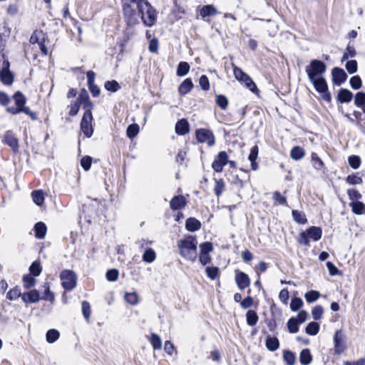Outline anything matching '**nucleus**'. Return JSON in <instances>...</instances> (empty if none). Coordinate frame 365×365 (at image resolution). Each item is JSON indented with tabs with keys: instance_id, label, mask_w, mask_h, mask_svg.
Wrapping results in <instances>:
<instances>
[{
	"instance_id": "obj_34",
	"label": "nucleus",
	"mask_w": 365,
	"mask_h": 365,
	"mask_svg": "<svg viewBox=\"0 0 365 365\" xmlns=\"http://www.w3.org/2000/svg\"><path fill=\"white\" fill-rule=\"evenodd\" d=\"M354 103L357 107L361 108L362 111L365 113V93H357L354 98Z\"/></svg>"
},
{
	"instance_id": "obj_36",
	"label": "nucleus",
	"mask_w": 365,
	"mask_h": 365,
	"mask_svg": "<svg viewBox=\"0 0 365 365\" xmlns=\"http://www.w3.org/2000/svg\"><path fill=\"white\" fill-rule=\"evenodd\" d=\"M305 155L304 150L299 146L294 147L290 152V156L295 160L302 159Z\"/></svg>"
},
{
	"instance_id": "obj_5",
	"label": "nucleus",
	"mask_w": 365,
	"mask_h": 365,
	"mask_svg": "<svg viewBox=\"0 0 365 365\" xmlns=\"http://www.w3.org/2000/svg\"><path fill=\"white\" fill-rule=\"evenodd\" d=\"M322 235V229L318 227L312 226L306 231L299 233L297 237V242L300 245L309 247L310 240H312L313 241H318L321 239Z\"/></svg>"
},
{
	"instance_id": "obj_49",
	"label": "nucleus",
	"mask_w": 365,
	"mask_h": 365,
	"mask_svg": "<svg viewBox=\"0 0 365 365\" xmlns=\"http://www.w3.org/2000/svg\"><path fill=\"white\" fill-rule=\"evenodd\" d=\"M82 314L86 319H88L91 317V309L88 302L83 301L81 303Z\"/></svg>"
},
{
	"instance_id": "obj_22",
	"label": "nucleus",
	"mask_w": 365,
	"mask_h": 365,
	"mask_svg": "<svg viewBox=\"0 0 365 365\" xmlns=\"http://www.w3.org/2000/svg\"><path fill=\"white\" fill-rule=\"evenodd\" d=\"M235 282L240 290H244L250 285L249 275H235Z\"/></svg>"
},
{
	"instance_id": "obj_42",
	"label": "nucleus",
	"mask_w": 365,
	"mask_h": 365,
	"mask_svg": "<svg viewBox=\"0 0 365 365\" xmlns=\"http://www.w3.org/2000/svg\"><path fill=\"white\" fill-rule=\"evenodd\" d=\"M303 304L304 302L300 297H294L291 300L290 309L292 312H297L301 309Z\"/></svg>"
},
{
	"instance_id": "obj_63",
	"label": "nucleus",
	"mask_w": 365,
	"mask_h": 365,
	"mask_svg": "<svg viewBox=\"0 0 365 365\" xmlns=\"http://www.w3.org/2000/svg\"><path fill=\"white\" fill-rule=\"evenodd\" d=\"M279 298L283 304H287L288 303L289 294L287 288H284L280 291Z\"/></svg>"
},
{
	"instance_id": "obj_7",
	"label": "nucleus",
	"mask_w": 365,
	"mask_h": 365,
	"mask_svg": "<svg viewBox=\"0 0 365 365\" xmlns=\"http://www.w3.org/2000/svg\"><path fill=\"white\" fill-rule=\"evenodd\" d=\"M333 342L335 354L340 355L347 348L346 342V336L341 329H338L334 332L333 336Z\"/></svg>"
},
{
	"instance_id": "obj_33",
	"label": "nucleus",
	"mask_w": 365,
	"mask_h": 365,
	"mask_svg": "<svg viewBox=\"0 0 365 365\" xmlns=\"http://www.w3.org/2000/svg\"><path fill=\"white\" fill-rule=\"evenodd\" d=\"M60 336V332L56 329H50L46 331V341L49 344H53L56 341Z\"/></svg>"
},
{
	"instance_id": "obj_12",
	"label": "nucleus",
	"mask_w": 365,
	"mask_h": 365,
	"mask_svg": "<svg viewBox=\"0 0 365 365\" xmlns=\"http://www.w3.org/2000/svg\"><path fill=\"white\" fill-rule=\"evenodd\" d=\"M2 142L4 144L9 145L14 153H19V140L15 136V135L11 130H7L5 133L2 139Z\"/></svg>"
},
{
	"instance_id": "obj_9",
	"label": "nucleus",
	"mask_w": 365,
	"mask_h": 365,
	"mask_svg": "<svg viewBox=\"0 0 365 365\" xmlns=\"http://www.w3.org/2000/svg\"><path fill=\"white\" fill-rule=\"evenodd\" d=\"M10 63L8 60L3 62L0 70V81L6 86H11L14 82V75L9 70Z\"/></svg>"
},
{
	"instance_id": "obj_57",
	"label": "nucleus",
	"mask_w": 365,
	"mask_h": 365,
	"mask_svg": "<svg viewBox=\"0 0 365 365\" xmlns=\"http://www.w3.org/2000/svg\"><path fill=\"white\" fill-rule=\"evenodd\" d=\"M254 304V299L252 297L247 296L241 302L240 306L242 309H247L252 307Z\"/></svg>"
},
{
	"instance_id": "obj_23",
	"label": "nucleus",
	"mask_w": 365,
	"mask_h": 365,
	"mask_svg": "<svg viewBox=\"0 0 365 365\" xmlns=\"http://www.w3.org/2000/svg\"><path fill=\"white\" fill-rule=\"evenodd\" d=\"M259 317L256 311L249 309L246 313V322L248 326L254 327L257 324Z\"/></svg>"
},
{
	"instance_id": "obj_40",
	"label": "nucleus",
	"mask_w": 365,
	"mask_h": 365,
	"mask_svg": "<svg viewBox=\"0 0 365 365\" xmlns=\"http://www.w3.org/2000/svg\"><path fill=\"white\" fill-rule=\"evenodd\" d=\"M293 219L299 224H305L307 222L306 215L304 212L298 211L297 210H292Z\"/></svg>"
},
{
	"instance_id": "obj_15",
	"label": "nucleus",
	"mask_w": 365,
	"mask_h": 365,
	"mask_svg": "<svg viewBox=\"0 0 365 365\" xmlns=\"http://www.w3.org/2000/svg\"><path fill=\"white\" fill-rule=\"evenodd\" d=\"M60 277L64 289L71 291L76 287V275H60Z\"/></svg>"
},
{
	"instance_id": "obj_10",
	"label": "nucleus",
	"mask_w": 365,
	"mask_h": 365,
	"mask_svg": "<svg viewBox=\"0 0 365 365\" xmlns=\"http://www.w3.org/2000/svg\"><path fill=\"white\" fill-rule=\"evenodd\" d=\"M92 120V114H90L89 113H84L81 122V130L87 138L91 137L93 133V128L91 123Z\"/></svg>"
},
{
	"instance_id": "obj_18",
	"label": "nucleus",
	"mask_w": 365,
	"mask_h": 365,
	"mask_svg": "<svg viewBox=\"0 0 365 365\" xmlns=\"http://www.w3.org/2000/svg\"><path fill=\"white\" fill-rule=\"evenodd\" d=\"M186 205V200L182 195L174 197L170 202V208L173 210L182 209Z\"/></svg>"
},
{
	"instance_id": "obj_16",
	"label": "nucleus",
	"mask_w": 365,
	"mask_h": 365,
	"mask_svg": "<svg viewBox=\"0 0 365 365\" xmlns=\"http://www.w3.org/2000/svg\"><path fill=\"white\" fill-rule=\"evenodd\" d=\"M88 78V88L93 97H97L100 94V88L94 83L96 74L93 71H88L86 73Z\"/></svg>"
},
{
	"instance_id": "obj_14",
	"label": "nucleus",
	"mask_w": 365,
	"mask_h": 365,
	"mask_svg": "<svg viewBox=\"0 0 365 365\" xmlns=\"http://www.w3.org/2000/svg\"><path fill=\"white\" fill-rule=\"evenodd\" d=\"M41 299L40 293L37 289L25 292L21 295V300L26 304L36 303Z\"/></svg>"
},
{
	"instance_id": "obj_47",
	"label": "nucleus",
	"mask_w": 365,
	"mask_h": 365,
	"mask_svg": "<svg viewBox=\"0 0 365 365\" xmlns=\"http://www.w3.org/2000/svg\"><path fill=\"white\" fill-rule=\"evenodd\" d=\"M138 133H139V125L135 123L130 125L128 127L127 130H126L127 136L130 139H133V138H135L138 135Z\"/></svg>"
},
{
	"instance_id": "obj_50",
	"label": "nucleus",
	"mask_w": 365,
	"mask_h": 365,
	"mask_svg": "<svg viewBox=\"0 0 365 365\" xmlns=\"http://www.w3.org/2000/svg\"><path fill=\"white\" fill-rule=\"evenodd\" d=\"M105 88L107 91L116 92L120 89V86L116 81H108L105 83L104 85Z\"/></svg>"
},
{
	"instance_id": "obj_53",
	"label": "nucleus",
	"mask_w": 365,
	"mask_h": 365,
	"mask_svg": "<svg viewBox=\"0 0 365 365\" xmlns=\"http://www.w3.org/2000/svg\"><path fill=\"white\" fill-rule=\"evenodd\" d=\"M264 322L268 327L269 331L276 335L278 334V332L276 331L277 324L276 319L274 318L272 319H265Z\"/></svg>"
},
{
	"instance_id": "obj_24",
	"label": "nucleus",
	"mask_w": 365,
	"mask_h": 365,
	"mask_svg": "<svg viewBox=\"0 0 365 365\" xmlns=\"http://www.w3.org/2000/svg\"><path fill=\"white\" fill-rule=\"evenodd\" d=\"M186 229L190 232L198 230L201 227V223L199 220L194 217H190L185 222Z\"/></svg>"
},
{
	"instance_id": "obj_46",
	"label": "nucleus",
	"mask_w": 365,
	"mask_h": 365,
	"mask_svg": "<svg viewBox=\"0 0 365 365\" xmlns=\"http://www.w3.org/2000/svg\"><path fill=\"white\" fill-rule=\"evenodd\" d=\"M225 182L222 179L215 180V185L214 187V192L217 197H220L223 191L225 190Z\"/></svg>"
},
{
	"instance_id": "obj_43",
	"label": "nucleus",
	"mask_w": 365,
	"mask_h": 365,
	"mask_svg": "<svg viewBox=\"0 0 365 365\" xmlns=\"http://www.w3.org/2000/svg\"><path fill=\"white\" fill-rule=\"evenodd\" d=\"M190 71V65L185 61L180 62L177 68V75L178 76H183L187 74Z\"/></svg>"
},
{
	"instance_id": "obj_37",
	"label": "nucleus",
	"mask_w": 365,
	"mask_h": 365,
	"mask_svg": "<svg viewBox=\"0 0 365 365\" xmlns=\"http://www.w3.org/2000/svg\"><path fill=\"white\" fill-rule=\"evenodd\" d=\"M37 276L38 275H23L22 281L24 287L25 289H30L34 287L36 282L35 277Z\"/></svg>"
},
{
	"instance_id": "obj_32",
	"label": "nucleus",
	"mask_w": 365,
	"mask_h": 365,
	"mask_svg": "<svg viewBox=\"0 0 365 365\" xmlns=\"http://www.w3.org/2000/svg\"><path fill=\"white\" fill-rule=\"evenodd\" d=\"M217 13L216 8L212 5H206L201 8L200 14L202 18L214 16Z\"/></svg>"
},
{
	"instance_id": "obj_11",
	"label": "nucleus",
	"mask_w": 365,
	"mask_h": 365,
	"mask_svg": "<svg viewBox=\"0 0 365 365\" xmlns=\"http://www.w3.org/2000/svg\"><path fill=\"white\" fill-rule=\"evenodd\" d=\"M262 333L266 336L264 343L267 350L269 351H277L280 346V342L279 339L277 337V335L274 334L273 336H271L264 329L262 330Z\"/></svg>"
},
{
	"instance_id": "obj_45",
	"label": "nucleus",
	"mask_w": 365,
	"mask_h": 365,
	"mask_svg": "<svg viewBox=\"0 0 365 365\" xmlns=\"http://www.w3.org/2000/svg\"><path fill=\"white\" fill-rule=\"evenodd\" d=\"M324 309L322 305H316L312 309V318L315 320H319L323 315Z\"/></svg>"
},
{
	"instance_id": "obj_13",
	"label": "nucleus",
	"mask_w": 365,
	"mask_h": 365,
	"mask_svg": "<svg viewBox=\"0 0 365 365\" xmlns=\"http://www.w3.org/2000/svg\"><path fill=\"white\" fill-rule=\"evenodd\" d=\"M228 155L225 151L220 152L212 164V169L217 173H221L223 167L227 164Z\"/></svg>"
},
{
	"instance_id": "obj_30",
	"label": "nucleus",
	"mask_w": 365,
	"mask_h": 365,
	"mask_svg": "<svg viewBox=\"0 0 365 365\" xmlns=\"http://www.w3.org/2000/svg\"><path fill=\"white\" fill-rule=\"evenodd\" d=\"M46 226L42 222H37L34 226L35 235L38 239L44 238L46 234Z\"/></svg>"
},
{
	"instance_id": "obj_6",
	"label": "nucleus",
	"mask_w": 365,
	"mask_h": 365,
	"mask_svg": "<svg viewBox=\"0 0 365 365\" xmlns=\"http://www.w3.org/2000/svg\"><path fill=\"white\" fill-rule=\"evenodd\" d=\"M233 66V72L235 77L237 80L243 82L246 87L252 92L255 93L257 91V86L253 82L252 78L245 73L241 68L237 66Z\"/></svg>"
},
{
	"instance_id": "obj_31",
	"label": "nucleus",
	"mask_w": 365,
	"mask_h": 365,
	"mask_svg": "<svg viewBox=\"0 0 365 365\" xmlns=\"http://www.w3.org/2000/svg\"><path fill=\"white\" fill-rule=\"evenodd\" d=\"M258 155V147L257 145L252 148L248 159L251 163V167L253 170H256L258 168L256 159Z\"/></svg>"
},
{
	"instance_id": "obj_38",
	"label": "nucleus",
	"mask_w": 365,
	"mask_h": 365,
	"mask_svg": "<svg viewBox=\"0 0 365 365\" xmlns=\"http://www.w3.org/2000/svg\"><path fill=\"white\" fill-rule=\"evenodd\" d=\"M320 297V293L316 290H309L304 294V298L308 303L316 302Z\"/></svg>"
},
{
	"instance_id": "obj_20",
	"label": "nucleus",
	"mask_w": 365,
	"mask_h": 365,
	"mask_svg": "<svg viewBox=\"0 0 365 365\" xmlns=\"http://www.w3.org/2000/svg\"><path fill=\"white\" fill-rule=\"evenodd\" d=\"M175 132L180 135H185L189 132V123L186 119H180L176 123Z\"/></svg>"
},
{
	"instance_id": "obj_41",
	"label": "nucleus",
	"mask_w": 365,
	"mask_h": 365,
	"mask_svg": "<svg viewBox=\"0 0 365 365\" xmlns=\"http://www.w3.org/2000/svg\"><path fill=\"white\" fill-rule=\"evenodd\" d=\"M150 341L152 344L153 349H160L162 347V341L160 336L157 334L152 333L150 335Z\"/></svg>"
},
{
	"instance_id": "obj_1",
	"label": "nucleus",
	"mask_w": 365,
	"mask_h": 365,
	"mask_svg": "<svg viewBox=\"0 0 365 365\" xmlns=\"http://www.w3.org/2000/svg\"><path fill=\"white\" fill-rule=\"evenodd\" d=\"M326 70V64L316 59L312 60L305 68L308 78L316 91L322 94L323 99L329 102L331 99V94L328 92V86L323 77Z\"/></svg>"
},
{
	"instance_id": "obj_61",
	"label": "nucleus",
	"mask_w": 365,
	"mask_h": 365,
	"mask_svg": "<svg viewBox=\"0 0 365 365\" xmlns=\"http://www.w3.org/2000/svg\"><path fill=\"white\" fill-rule=\"evenodd\" d=\"M312 161L316 169L321 170L322 168L324 163L316 153L312 154Z\"/></svg>"
},
{
	"instance_id": "obj_35",
	"label": "nucleus",
	"mask_w": 365,
	"mask_h": 365,
	"mask_svg": "<svg viewBox=\"0 0 365 365\" xmlns=\"http://www.w3.org/2000/svg\"><path fill=\"white\" fill-rule=\"evenodd\" d=\"M31 197L34 202L38 206H41L44 202V194L41 190L33 191Z\"/></svg>"
},
{
	"instance_id": "obj_3",
	"label": "nucleus",
	"mask_w": 365,
	"mask_h": 365,
	"mask_svg": "<svg viewBox=\"0 0 365 365\" xmlns=\"http://www.w3.org/2000/svg\"><path fill=\"white\" fill-rule=\"evenodd\" d=\"M138 12L141 15V19L145 26H152L155 24L156 11L148 1H140Z\"/></svg>"
},
{
	"instance_id": "obj_25",
	"label": "nucleus",
	"mask_w": 365,
	"mask_h": 365,
	"mask_svg": "<svg viewBox=\"0 0 365 365\" xmlns=\"http://www.w3.org/2000/svg\"><path fill=\"white\" fill-rule=\"evenodd\" d=\"M320 329V325L317 322H309L305 327V332L310 336L317 335Z\"/></svg>"
},
{
	"instance_id": "obj_21",
	"label": "nucleus",
	"mask_w": 365,
	"mask_h": 365,
	"mask_svg": "<svg viewBox=\"0 0 365 365\" xmlns=\"http://www.w3.org/2000/svg\"><path fill=\"white\" fill-rule=\"evenodd\" d=\"M353 98L352 93L345 88H341L337 95V101L341 103H349Z\"/></svg>"
},
{
	"instance_id": "obj_59",
	"label": "nucleus",
	"mask_w": 365,
	"mask_h": 365,
	"mask_svg": "<svg viewBox=\"0 0 365 365\" xmlns=\"http://www.w3.org/2000/svg\"><path fill=\"white\" fill-rule=\"evenodd\" d=\"M349 163L352 168L357 169L361 164L360 158L357 155H351L349 158Z\"/></svg>"
},
{
	"instance_id": "obj_48",
	"label": "nucleus",
	"mask_w": 365,
	"mask_h": 365,
	"mask_svg": "<svg viewBox=\"0 0 365 365\" xmlns=\"http://www.w3.org/2000/svg\"><path fill=\"white\" fill-rule=\"evenodd\" d=\"M14 99L15 101L16 106L20 108L25 107L24 105L26 104V98L20 91H17L14 95Z\"/></svg>"
},
{
	"instance_id": "obj_8",
	"label": "nucleus",
	"mask_w": 365,
	"mask_h": 365,
	"mask_svg": "<svg viewBox=\"0 0 365 365\" xmlns=\"http://www.w3.org/2000/svg\"><path fill=\"white\" fill-rule=\"evenodd\" d=\"M195 135L198 142L201 143H207L210 147L215 145V138L210 130L205 128L197 129L195 131Z\"/></svg>"
},
{
	"instance_id": "obj_64",
	"label": "nucleus",
	"mask_w": 365,
	"mask_h": 365,
	"mask_svg": "<svg viewBox=\"0 0 365 365\" xmlns=\"http://www.w3.org/2000/svg\"><path fill=\"white\" fill-rule=\"evenodd\" d=\"M200 253L209 254L212 250V245L211 242H203L200 245Z\"/></svg>"
},
{
	"instance_id": "obj_26",
	"label": "nucleus",
	"mask_w": 365,
	"mask_h": 365,
	"mask_svg": "<svg viewBox=\"0 0 365 365\" xmlns=\"http://www.w3.org/2000/svg\"><path fill=\"white\" fill-rule=\"evenodd\" d=\"M349 206L352 212L356 215H363L365 213V204L361 201L351 202Z\"/></svg>"
},
{
	"instance_id": "obj_4",
	"label": "nucleus",
	"mask_w": 365,
	"mask_h": 365,
	"mask_svg": "<svg viewBox=\"0 0 365 365\" xmlns=\"http://www.w3.org/2000/svg\"><path fill=\"white\" fill-rule=\"evenodd\" d=\"M138 1L122 0L123 15L128 25L133 26L138 22Z\"/></svg>"
},
{
	"instance_id": "obj_29",
	"label": "nucleus",
	"mask_w": 365,
	"mask_h": 365,
	"mask_svg": "<svg viewBox=\"0 0 365 365\" xmlns=\"http://www.w3.org/2000/svg\"><path fill=\"white\" fill-rule=\"evenodd\" d=\"M300 324L294 317L289 318L287 322V327L290 334H296L299 331Z\"/></svg>"
},
{
	"instance_id": "obj_54",
	"label": "nucleus",
	"mask_w": 365,
	"mask_h": 365,
	"mask_svg": "<svg viewBox=\"0 0 365 365\" xmlns=\"http://www.w3.org/2000/svg\"><path fill=\"white\" fill-rule=\"evenodd\" d=\"M216 103L218 105L220 108H221L223 110H225L228 105V100L223 95H217L216 96Z\"/></svg>"
},
{
	"instance_id": "obj_19",
	"label": "nucleus",
	"mask_w": 365,
	"mask_h": 365,
	"mask_svg": "<svg viewBox=\"0 0 365 365\" xmlns=\"http://www.w3.org/2000/svg\"><path fill=\"white\" fill-rule=\"evenodd\" d=\"M299 359L302 365H309L313 360L310 349L308 348L303 349L299 353Z\"/></svg>"
},
{
	"instance_id": "obj_62",
	"label": "nucleus",
	"mask_w": 365,
	"mask_h": 365,
	"mask_svg": "<svg viewBox=\"0 0 365 365\" xmlns=\"http://www.w3.org/2000/svg\"><path fill=\"white\" fill-rule=\"evenodd\" d=\"M350 85L352 88L357 90L361 87V80L359 76H354L350 79Z\"/></svg>"
},
{
	"instance_id": "obj_17",
	"label": "nucleus",
	"mask_w": 365,
	"mask_h": 365,
	"mask_svg": "<svg viewBox=\"0 0 365 365\" xmlns=\"http://www.w3.org/2000/svg\"><path fill=\"white\" fill-rule=\"evenodd\" d=\"M331 74L333 83L337 86L344 83L347 78V75L344 71L337 67L332 69Z\"/></svg>"
},
{
	"instance_id": "obj_52",
	"label": "nucleus",
	"mask_w": 365,
	"mask_h": 365,
	"mask_svg": "<svg viewBox=\"0 0 365 365\" xmlns=\"http://www.w3.org/2000/svg\"><path fill=\"white\" fill-rule=\"evenodd\" d=\"M347 195L351 202L358 201V200L361 199L362 197L361 194L356 189H349L347 190Z\"/></svg>"
},
{
	"instance_id": "obj_60",
	"label": "nucleus",
	"mask_w": 365,
	"mask_h": 365,
	"mask_svg": "<svg viewBox=\"0 0 365 365\" xmlns=\"http://www.w3.org/2000/svg\"><path fill=\"white\" fill-rule=\"evenodd\" d=\"M91 163L92 158L88 155L83 157L81 160V165L86 171H88L91 168Z\"/></svg>"
},
{
	"instance_id": "obj_39",
	"label": "nucleus",
	"mask_w": 365,
	"mask_h": 365,
	"mask_svg": "<svg viewBox=\"0 0 365 365\" xmlns=\"http://www.w3.org/2000/svg\"><path fill=\"white\" fill-rule=\"evenodd\" d=\"M22 294L21 289L16 286L9 291L6 294V299L13 301L18 299L19 297H21Z\"/></svg>"
},
{
	"instance_id": "obj_55",
	"label": "nucleus",
	"mask_w": 365,
	"mask_h": 365,
	"mask_svg": "<svg viewBox=\"0 0 365 365\" xmlns=\"http://www.w3.org/2000/svg\"><path fill=\"white\" fill-rule=\"evenodd\" d=\"M125 299L128 304L131 305H135L138 302V297L135 292L125 293Z\"/></svg>"
},
{
	"instance_id": "obj_56",
	"label": "nucleus",
	"mask_w": 365,
	"mask_h": 365,
	"mask_svg": "<svg viewBox=\"0 0 365 365\" xmlns=\"http://www.w3.org/2000/svg\"><path fill=\"white\" fill-rule=\"evenodd\" d=\"M346 180L350 185H359L362 183V178L356 175H348Z\"/></svg>"
},
{
	"instance_id": "obj_27",
	"label": "nucleus",
	"mask_w": 365,
	"mask_h": 365,
	"mask_svg": "<svg viewBox=\"0 0 365 365\" xmlns=\"http://www.w3.org/2000/svg\"><path fill=\"white\" fill-rule=\"evenodd\" d=\"M283 360L287 365H294L296 362V354L291 350H283Z\"/></svg>"
},
{
	"instance_id": "obj_51",
	"label": "nucleus",
	"mask_w": 365,
	"mask_h": 365,
	"mask_svg": "<svg viewBox=\"0 0 365 365\" xmlns=\"http://www.w3.org/2000/svg\"><path fill=\"white\" fill-rule=\"evenodd\" d=\"M43 300L48 301L51 303H53L55 300V295L53 292L50 290L49 287H47L43 293L42 297H41Z\"/></svg>"
},
{
	"instance_id": "obj_44",
	"label": "nucleus",
	"mask_w": 365,
	"mask_h": 365,
	"mask_svg": "<svg viewBox=\"0 0 365 365\" xmlns=\"http://www.w3.org/2000/svg\"><path fill=\"white\" fill-rule=\"evenodd\" d=\"M155 257V252L151 248L146 249V250L143 255V261L148 263L153 262Z\"/></svg>"
},
{
	"instance_id": "obj_2",
	"label": "nucleus",
	"mask_w": 365,
	"mask_h": 365,
	"mask_svg": "<svg viewBox=\"0 0 365 365\" xmlns=\"http://www.w3.org/2000/svg\"><path fill=\"white\" fill-rule=\"evenodd\" d=\"M197 241L193 236H187L178 242L180 254L185 258L194 260L197 257Z\"/></svg>"
},
{
	"instance_id": "obj_28",
	"label": "nucleus",
	"mask_w": 365,
	"mask_h": 365,
	"mask_svg": "<svg viewBox=\"0 0 365 365\" xmlns=\"http://www.w3.org/2000/svg\"><path fill=\"white\" fill-rule=\"evenodd\" d=\"M193 88V84L190 78H186L178 88V91L181 95L188 93Z\"/></svg>"
},
{
	"instance_id": "obj_58",
	"label": "nucleus",
	"mask_w": 365,
	"mask_h": 365,
	"mask_svg": "<svg viewBox=\"0 0 365 365\" xmlns=\"http://www.w3.org/2000/svg\"><path fill=\"white\" fill-rule=\"evenodd\" d=\"M346 69L351 74L356 73L357 71L356 61H355V60L348 61L346 63Z\"/></svg>"
}]
</instances>
